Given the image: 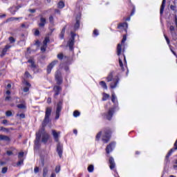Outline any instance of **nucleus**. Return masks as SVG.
<instances>
[{
	"label": "nucleus",
	"mask_w": 177,
	"mask_h": 177,
	"mask_svg": "<svg viewBox=\"0 0 177 177\" xmlns=\"http://www.w3.org/2000/svg\"><path fill=\"white\" fill-rule=\"evenodd\" d=\"M41 142L46 145L48 143V140H49V134L46 133L45 131V127H43L37 133H36V139L35 141V145H39V141L41 140Z\"/></svg>",
	"instance_id": "1"
},
{
	"label": "nucleus",
	"mask_w": 177,
	"mask_h": 177,
	"mask_svg": "<svg viewBox=\"0 0 177 177\" xmlns=\"http://www.w3.org/2000/svg\"><path fill=\"white\" fill-rule=\"evenodd\" d=\"M100 138H102L103 143H108L111 138V129L110 128L105 129L102 134V131H100L95 136V140H100Z\"/></svg>",
	"instance_id": "2"
},
{
	"label": "nucleus",
	"mask_w": 177,
	"mask_h": 177,
	"mask_svg": "<svg viewBox=\"0 0 177 177\" xmlns=\"http://www.w3.org/2000/svg\"><path fill=\"white\" fill-rule=\"evenodd\" d=\"M116 100V101H115ZM111 102L115 104L114 108H110L106 113H104V117L106 120H111L113 118V115L114 114V109L118 107V101H117V97L115 93H113L111 95Z\"/></svg>",
	"instance_id": "3"
},
{
	"label": "nucleus",
	"mask_w": 177,
	"mask_h": 177,
	"mask_svg": "<svg viewBox=\"0 0 177 177\" xmlns=\"http://www.w3.org/2000/svg\"><path fill=\"white\" fill-rule=\"evenodd\" d=\"M107 82L110 83V88L111 89H115L117 88V85H118V82H120V77L118 76H115L114 77V71L111 72L106 77Z\"/></svg>",
	"instance_id": "4"
},
{
	"label": "nucleus",
	"mask_w": 177,
	"mask_h": 177,
	"mask_svg": "<svg viewBox=\"0 0 177 177\" xmlns=\"http://www.w3.org/2000/svg\"><path fill=\"white\" fill-rule=\"evenodd\" d=\"M50 114H52V108L47 107L46 109L45 118L42 122V127H46V124L49 122V117H50Z\"/></svg>",
	"instance_id": "5"
},
{
	"label": "nucleus",
	"mask_w": 177,
	"mask_h": 177,
	"mask_svg": "<svg viewBox=\"0 0 177 177\" xmlns=\"http://www.w3.org/2000/svg\"><path fill=\"white\" fill-rule=\"evenodd\" d=\"M125 41H127V35H123V38L122 39L121 44H118V46H117L118 56H121V53H122V46H124V44H125Z\"/></svg>",
	"instance_id": "6"
},
{
	"label": "nucleus",
	"mask_w": 177,
	"mask_h": 177,
	"mask_svg": "<svg viewBox=\"0 0 177 177\" xmlns=\"http://www.w3.org/2000/svg\"><path fill=\"white\" fill-rule=\"evenodd\" d=\"M62 109H63V102L62 101H59L57 104L55 120H59Z\"/></svg>",
	"instance_id": "7"
},
{
	"label": "nucleus",
	"mask_w": 177,
	"mask_h": 177,
	"mask_svg": "<svg viewBox=\"0 0 177 177\" xmlns=\"http://www.w3.org/2000/svg\"><path fill=\"white\" fill-rule=\"evenodd\" d=\"M55 81L57 82V85H61L63 83V78L62 77V72L57 71L55 75Z\"/></svg>",
	"instance_id": "8"
},
{
	"label": "nucleus",
	"mask_w": 177,
	"mask_h": 177,
	"mask_svg": "<svg viewBox=\"0 0 177 177\" xmlns=\"http://www.w3.org/2000/svg\"><path fill=\"white\" fill-rule=\"evenodd\" d=\"M57 63H58L57 60H54L47 66L48 74H50L52 71V68H53L56 66V64H57Z\"/></svg>",
	"instance_id": "9"
},
{
	"label": "nucleus",
	"mask_w": 177,
	"mask_h": 177,
	"mask_svg": "<svg viewBox=\"0 0 177 177\" xmlns=\"http://www.w3.org/2000/svg\"><path fill=\"white\" fill-rule=\"evenodd\" d=\"M115 147V142H111L109 145H107L106 148V154H110L111 151H113V149Z\"/></svg>",
	"instance_id": "10"
},
{
	"label": "nucleus",
	"mask_w": 177,
	"mask_h": 177,
	"mask_svg": "<svg viewBox=\"0 0 177 177\" xmlns=\"http://www.w3.org/2000/svg\"><path fill=\"white\" fill-rule=\"evenodd\" d=\"M45 24H46V18L41 16L38 26L40 27V28H44V27H45Z\"/></svg>",
	"instance_id": "11"
},
{
	"label": "nucleus",
	"mask_w": 177,
	"mask_h": 177,
	"mask_svg": "<svg viewBox=\"0 0 177 177\" xmlns=\"http://www.w3.org/2000/svg\"><path fill=\"white\" fill-rule=\"evenodd\" d=\"M57 151L58 153V156H59L60 158H62L63 156V145L60 143H58L57 145Z\"/></svg>",
	"instance_id": "12"
},
{
	"label": "nucleus",
	"mask_w": 177,
	"mask_h": 177,
	"mask_svg": "<svg viewBox=\"0 0 177 177\" xmlns=\"http://www.w3.org/2000/svg\"><path fill=\"white\" fill-rule=\"evenodd\" d=\"M122 59H124L125 63H127V59L125 58V55H122L120 57H119L120 67L121 68L122 71H124V64H122Z\"/></svg>",
	"instance_id": "13"
},
{
	"label": "nucleus",
	"mask_w": 177,
	"mask_h": 177,
	"mask_svg": "<svg viewBox=\"0 0 177 177\" xmlns=\"http://www.w3.org/2000/svg\"><path fill=\"white\" fill-rule=\"evenodd\" d=\"M53 91L55 92L54 94V97H56V96H59L60 91H62V87H60V86H55Z\"/></svg>",
	"instance_id": "14"
},
{
	"label": "nucleus",
	"mask_w": 177,
	"mask_h": 177,
	"mask_svg": "<svg viewBox=\"0 0 177 177\" xmlns=\"http://www.w3.org/2000/svg\"><path fill=\"white\" fill-rule=\"evenodd\" d=\"M53 136L55 142H59V136H60V131L57 132L55 130H52Z\"/></svg>",
	"instance_id": "15"
},
{
	"label": "nucleus",
	"mask_w": 177,
	"mask_h": 177,
	"mask_svg": "<svg viewBox=\"0 0 177 177\" xmlns=\"http://www.w3.org/2000/svg\"><path fill=\"white\" fill-rule=\"evenodd\" d=\"M11 48H12V46L7 44L1 52V57H3V56L6 55V52H8V50H9V49Z\"/></svg>",
	"instance_id": "16"
},
{
	"label": "nucleus",
	"mask_w": 177,
	"mask_h": 177,
	"mask_svg": "<svg viewBox=\"0 0 177 177\" xmlns=\"http://www.w3.org/2000/svg\"><path fill=\"white\" fill-rule=\"evenodd\" d=\"M109 161L110 169H114V168H115V162L114 161V158H113V157H110Z\"/></svg>",
	"instance_id": "17"
},
{
	"label": "nucleus",
	"mask_w": 177,
	"mask_h": 177,
	"mask_svg": "<svg viewBox=\"0 0 177 177\" xmlns=\"http://www.w3.org/2000/svg\"><path fill=\"white\" fill-rule=\"evenodd\" d=\"M75 41V39L71 38L68 41V46H69L70 50H73V46H74V41Z\"/></svg>",
	"instance_id": "18"
},
{
	"label": "nucleus",
	"mask_w": 177,
	"mask_h": 177,
	"mask_svg": "<svg viewBox=\"0 0 177 177\" xmlns=\"http://www.w3.org/2000/svg\"><path fill=\"white\" fill-rule=\"evenodd\" d=\"M28 63H30V68H32V71H35V68H37V65L35 64V62L32 59L28 60Z\"/></svg>",
	"instance_id": "19"
},
{
	"label": "nucleus",
	"mask_w": 177,
	"mask_h": 177,
	"mask_svg": "<svg viewBox=\"0 0 177 177\" xmlns=\"http://www.w3.org/2000/svg\"><path fill=\"white\" fill-rule=\"evenodd\" d=\"M80 19H81V16L76 17V23L74 26V30H78L80 28Z\"/></svg>",
	"instance_id": "20"
},
{
	"label": "nucleus",
	"mask_w": 177,
	"mask_h": 177,
	"mask_svg": "<svg viewBox=\"0 0 177 177\" xmlns=\"http://www.w3.org/2000/svg\"><path fill=\"white\" fill-rule=\"evenodd\" d=\"M118 28H123L127 31V28H128V23L124 22L121 23L118 25Z\"/></svg>",
	"instance_id": "21"
},
{
	"label": "nucleus",
	"mask_w": 177,
	"mask_h": 177,
	"mask_svg": "<svg viewBox=\"0 0 177 177\" xmlns=\"http://www.w3.org/2000/svg\"><path fill=\"white\" fill-rule=\"evenodd\" d=\"M21 19H23V17H10L8 19H6V23H10V21H15V20H21Z\"/></svg>",
	"instance_id": "22"
},
{
	"label": "nucleus",
	"mask_w": 177,
	"mask_h": 177,
	"mask_svg": "<svg viewBox=\"0 0 177 177\" xmlns=\"http://www.w3.org/2000/svg\"><path fill=\"white\" fill-rule=\"evenodd\" d=\"M166 2H167V0H162V5L160 6V15H162L164 13V9H165Z\"/></svg>",
	"instance_id": "23"
},
{
	"label": "nucleus",
	"mask_w": 177,
	"mask_h": 177,
	"mask_svg": "<svg viewBox=\"0 0 177 177\" xmlns=\"http://www.w3.org/2000/svg\"><path fill=\"white\" fill-rule=\"evenodd\" d=\"M0 140H6V142H10L9 136L0 135Z\"/></svg>",
	"instance_id": "24"
},
{
	"label": "nucleus",
	"mask_w": 177,
	"mask_h": 177,
	"mask_svg": "<svg viewBox=\"0 0 177 177\" xmlns=\"http://www.w3.org/2000/svg\"><path fill=\"white\" fill-rule=\"evenodd\" d=\"M64 34H66V26H64V27L62 28V31H61V32H60V34H59V38H60L61 39H63L64 38Z\"/></svg>",
	"instance_id": "25"
},
{
	"label": "nucleus",
	"mask_w": 177,
	"mask_h": 177,
	"mask_svg": "<svg viewBox=\"0 0 177 177\" xmlns=\"http://www.w3.org/2000/svg\"><path fill=\"white\" fill-rule=\"evenodd\" d=\"M100 85L103 88V89L107 90V84H106V82L101 81L100 82Z\"/></svg>",
	"instance_id": "26"
},
{
	"label": "nucleus",
	"mask_w": 177,
	"mask_h": 177,
	"mask_svg": "<svg viewBox=\"0 0 177 177\" xmlns=\"http://www.w3.org/2000/svg\"><path fill=\"white\" fill-rule=\"evenodd\" d=\"M109 97H110V95H109L106 93H104L103 97H102V101L106 102V100H107V99H109Z\"/></svg>",
	"instance_id": "27"
},
{
	"label": "nucleus",
	"mask_w": 177,
	"mask_h": 177,
	"mask_svg": "<svg viewBox=\"0 0 177 177\" xmlns=\"http://www.w3.org/2000/svg\"><path fill=\"white\" fill-rule=\"evenodd\" d=\"M94 169H95V167H93V165H88L87 168V171L90 173L93 172Z\"/></svg>",
	"instance_id": "28"
},
{
	"label": "nucleus",
	"mask_w": 177,
	"mask_h": 177,
	"mask_svg": "<svg viewBox=\"0 0 177 177\" xmlns=\"http://www.w3.org/2000/svg\"><path fill=\"white\" fill-rule=\"evenodd\" d=\"M57 8L59 9H63V8H64V2L63 1H59L58 3H57Z\"/></svg>",
	"instance_id": "29"
},
{
	"label": "nucleus",
	"mask_w": 177,
	"mask_h": 177,
	"mask_svg": "<svg viewBox=\"0 0 177 177\" xmlns=\"http://www.w3.org/2000/svg\"><path fill=\"white\" fill-rule=\"evenodd\" d=\"M175 150H176L175 149V148L170 149L166 156V158H169V156H171V154H172L175 151Z\"/></svg>",
	"instance_id": "30"
},
{
	"label": "nucleus",
	"mask_w": 177,
	"mask_h": 177,
	"mask_svg": "<svg viewBox=\"0 0 177 177\" xmlns=\"http://www.w3.org/2000/svg\"><path fill=\"white\" fill-rule=\"evenodd\" d=\"M10 12L12 15H16V12H17V10H16V7H12L10 8Z\"/></svg>",
	"instance_id": "31"
},
{
	"label": "nucleus",
	"mask_w": 177,
	"mask_h": 177,
	"mask_svg": "<svg viewBox=\"0 0 177 177\" xmlns=\"http://www.w3.org/2000/svg\"><path fill=\"white\" fill-rule=\"evenodd\" d=\"M50 24H52L53 26H55V19L53 18V16L50 15L49 17V19H48Z\"/></svg>",
	"instance_id": "32"
},
{
	"label": "nucleus",
	"mask_w": 177,
	"mask_h": 177,
	"mask_svg": "<svg viewBox=\"0 0 177 177\" xmlns=\"http://www.w3.org/2000/svg\"><path fill=\"white\" fill-rule=\"evenodd\" d=\"M48 167H44L43 169V177H46V175H48Z\"/></svg>",
	"instance_id": "33"
},
{
	"label": "nucleus",
	"mask_w": 177,
	"mask_h": 177,
	"mask_svg": "<svg viewBox=\"0 0 177 177\" xmlns=\"http://www.w3.org/2000/svg\"><path fill=\"white\" fill-rule=\"evenodd\" d=\"M164 37L165 38L167 45H169V46H171V41H169V38H168V37L165 34H164Z\"/></svg>",
	"instance_id": "34"
},
{
	"label": "nucleus",
	"mask_w": 177,
	"mask_h": 177,
	"mask_svg": "<svg viewBox=\"0 0 177 177\" xmlns=\"http://www.w3.org/2000/svg\"><path fill=\"white\" fill-rule=\"evenodd\" d=\"M19 160L17 163V167H20V165H23V162H24V159L21 158V159H19Z\"/></svg>",
	"instance_id": "35"
},
{
	"label": "nucleus",
	"mask_w": 177,
	"mask_h": 177,
	"mask_svg": "<svg viewBox=\"0 0 177 177\" xmlns=\"http://www.w3.org/2000/svg\"><path fill=\"white\" fill-rule=\"evenodd\" d=\"M172 39L174 41H176L177 40V37H176V32H171V33Z\"/></svg>",
	"instance_id": "36"
},
{
	"label": "nucleus",
	"mask_w": 177,
	"mask_h": 177,
	"mask_svg": "<svg viewBox=\"0 0 177 177\" xmlns=\"http://www.w3.org/2000/svg\"><path fill=\"white\" fill-rule=\"evenodd\" d=\"M49 41L50 40L48 39V37H46L43 41V45L48 46V42H49Z\"/></svg>",
	"instance_id": "37"
},
{
	"label": "nucleus",
	"mask_w": 177,
	"mask_h": 177,
	"mask_svg": "<svg viewBox=\"0 0 177 177\" xmlns=\"http://www.w3.org/2000/svg\"><path fill=\"white\" fill-rule=\"evenodd\" d=\"M8 41H10L11 44H15L16 42V39L13 37H10Z\"/></svg>",
	"instance_id": "38"
},
{
	"label": "nucleus",
	"mask_w": 177,
	"mask_h": 177,
	"mask_svg": "<svg viewBox=\"0 0 177 177\" xmlns=\"http://www.w3.org/2000/svg\"><path fill=\"white\" fill-rule=\"evenodd\" d=\"M57 59H59V60H63V57H64V55H63V53H59L57 55Z\"/></svg>",
	"instance_id": "39"
},
{
	"label": "nucleus",
	"mask_w": 177,
	"mask_h": 177,
	"mask_svg": "<svg viewBox=\"0 0 177 177\" xmlns=\"http://www.w3.org/2000/svg\"><path fill=\"white\" fill-rule=\"evenodd\" d=\"M80 113L78 111H75L73 112V116L74 117H80Z\"/></svg>",
	"instance_id": "40"
},
{
	"label": "nucleus",
	"mask_w": 177,
	"mask_h": 177,
	"mask_svg": "<svg viewBox=\"0 0 177 177\" xmlns=\"http://www.w3.org/2000/svg\"><path fill=\"white\" fill-rule=\"evenodd\" d=\"M23 157H24V152H19L18 154V158L21 159L23 158Z\"/></svg>",
	"instance_id": "41"
},
{
	"label": "nucleus",
	"mask_w": 177,
	"mask_h": 177,
	"mask_svg": "<svg viewBox=\"0 0 177 177\" xmlns=\"http://www.w3.org/2000/svg\"><path fill=\"white\" fill-rule=\"evenodd\" d=\"M47 46H45V44H43V46L41 47V52H46Z\"/></svg>",
	"instance_id": "42"
},
{
	"label": "nucleus",
	"mask_w": 177,
	"mask_h": 177,
	"mask_svg": "<svg viewBox=\"0 0 177 177\" xmlns=\"http://www.w3.org/2000/svg\"><path fill=\"white\" fill-rule=\"evenodd\" d=\"M17 107H18V109H26V106H25L24 104H18V105L17 106Z\"/></svg>",
	"instance_id": "43"
},
{
	"label": "nucleus",
	"mask_w": 177,
	"mask_h": 177,
	"mask_svg": "<svg viewBox=\"0 0 177 177\" xmlns=\"http://www.w3.org/2000/svg\"><path fill=\"white\" fill-rule=\"evenodd\" d=\"M6 117H12V111H7L6 112Z\"/></svg>",
	"instance_id": "44"
},
{
	"label": "nucleus",
	"mask_w": 177,
	"mask_h": 177,
	"mask_svg": "<svg viewBox=\"0 0 177 177\" xmlns=\"http://www.w3.org/2000/svg\"><path fill=\"white\" fill-rule=\"evenodd\" d=\"M55 172L56 174H59V172H60V165L56 166Z\"/></svg>",
	"instance_id": "45"
},
{
	"label": "nucleus",
	"mask_w": 177,
	"mask_h": 177,
	"mask_svg": "<svg viewBox=\"0 0 177 177\" xmlns=\"http://www.w3.org/2000/svg\"><path fill=\"white\" fill-rule=\"evenodd\" d=\"M34 172H35V174H38L39 172V167H35Z\"/></svg>",
	"instance_id": "46"
},
{
	"label": "nucleus",
	"mask_w": 177,
	"mask_h": 177,
	"mask_svg": "<svg viewBox=\"0 0 177 177\" xmlns=\"http://www.w3.org/2000/svg\"><path fill=\"white\" fill-rule=\"evenodd\" d=\"M93 35H95V37H97V35H99V30H97V29H95L93 30Z\"/></svg>",
	"instance_id": "47"
},
{
	"label": "nucleus",
	"mask_w": 177,
	"mask_h": 177,
	"mask_svg": "<svg viewBox=\"0 0 177 177\" xmlns=\"http://www.w3.org/2000/svg\"><path fill=\"white\" fill-rule=\"evenodd\" d=\"M1 172L3 174H6V172H8V167H3L2 170H1Z\"/></svg>",
	"instance_id": "48"
},
{
	"label": "nucleus",
	"mask_w": 177,
	"mask_h": 177,
	"mask_svg": "<svg viewBox=\"0 0 177 177\" xmlns=\"http://www.w3.org/2000/svg\"><path fill=\"white\" fill-rule=\"evenodd\" d=\"M10 100H12V97H10V96L6 97V98H5L6 102H10Z\"/></svg>",
	"instance_id": "49"
},
{
	"label": "nucleus",
	"mask_w": 177,
	"mask_h": 177,
	"mask_svg": "<svg viewBox=\"0 0 177 177\" xmlns=\"http://www.w3.org/2000/svg\"><path fill=\"white\" fill-rule=\"evenodd\" d=\"M0 131H3L4 132H8V129L3 127H0Z\"/></svg>",
	"instance_id": "50"
},
{
	"label": "nucleus",
	"mask_w": 177,
	"mask_h": 177,
	"mask_svg": "<svg viewBox=\"0 0 177 177\" xmlns=\"http://www.w3.org/2000/svg\"><path fill=\"white\" fill-rule=\"evenodd\" d=\"M25 76L26 77V78H30V77H31V75H30V73H28V71H26Z\"/></svg>",
	"instance_id": "51"
},
{
	"label": "nucleus",
	"mask_w": 177,
	"mask_h": 177,
	"mask_svg": "<svg viewBox=\"0 0 177 177\" xmlns=\"http://www.w3.org/2000/svg\"><path fill=\"white\" fill-rule=\"evenodd\" d=\"M28 91H30V87H24V89H23V91L25 92V93H27L28 92Z\"/></svg>",
	"instance_id": "52"
},
{
	"label": "nucleus",
	"mask_w": 177,
	"mask_h": 177,
	"mask_svg": "<svg viewBox=\"0 0 177 177\" xmlns=\"http://www.w3.org/2000/svg\"><path fill=\"white\" fill-rule=\"evenodd\" d=\"M169 30H170V31H171V32H174V31H175V27H174V26H171L169 27Z\"/></svg>",
	"instance_id": "53"
},
{
	"label": "nucleus",
	"mask_w": 177,
	"mask_h": 177,
	"mask_svg": "<svg viewBox=\"0 0 177 177\" xmlns=\"http://www.w3.org/2000/svg\"><path fill=\"white\" fill-rule=\"evenodd\" d=\"M24 84H25V85H26V86L28 88H30L31 86V84L28 82H27V81H25Z\"/></svg>",
	"instance_id": "54"
},
{
	"label": "nucleus",
	"mask_w": 177,
	"mask_h": 177,
	"mask_svg": "<svg viewBox=\"0 0 177 177\" xmlns=\"http://www.w3.org/2000/svg\"><path fill=\"white\" fill-rule=\"evenodd\" d=\"M135 12H136V9H135V7H133L130 16H133V15H135Z\"/></svg>",
	"instance_id": "55"
},
{
	"label": "nucleus",
	"mask_w": 177,
	"mask_h": 177,
	"mask_svg": "<svg viewBox=\"0 0 177 177\" xmlns=\"http://www.w3.org/2000/svg\"><path fill=\"white\" fill-rule=\"evenodd\" d=\"M35 35H36V37H38V35H39V30L38 29L35 31Z\"/></svg>",
	"instance_id": "56"
},
{
	"label": "nucleus",
	"mask_w": 177,
	"mask_h": 177,
	"mask_svg": "<svg viewBox=\"0 0 177 177\" xmlns=\"http://www.w3.org/2000/svg\"><path fill=\"white\" fill-rule=\"evenodd\" d=\"M71 38H73V39H75V33L74 32H71Z\"/></svg>",
	"instance_id": "57"
},
{
	"label": "nucleus",
	"mask_w": 177,
	"mask_h": 177,
	"mask_svg": "<svg viewBox=\"0 0 177 177\" xmlns=\"http://www.w3.org/2000/svg\"><path fill=\"white\" fill-rule=\"evenodd\" d=\"M17 115H19L21 118H26V115H24V113H21Z\"/></svg>",
	"instance_id": "58"
},
{
	"label": "nucleus",
	"mask_w": 177,
	"mask_h": 177,
	"mask_svg": "<svg viewBox=\"0 0 177 177\" xmlns=\"http://www.w3.org/2000/svg\"><path fill=\"white\" fill-rule=\"evenodd\" d=\"M47 103H48V104H50V103H52V98L48 97V98L47 99Z\"/></svg>",
	"instance_id": "59"
},
{
	"label": "nucleus",
	"mask_w": 177,
	"mask_h": 177,
	"mask_svg": "<svg viewBox=\"0 0 177 177\" xmlns=\"http://www.w3.org/2000/svg\"><path fill=\"white\" fill-rule=\"evenodd\" d=\"M8 156H12L13 154V152L12 151H7Z\"/></svg>",
	"instance_id": "60"
},
{
	"label": "nucleus",
	"mask_w": 177,
	"mask_h": 177,
	"mask_svg": "<svg viewBox=\"0 0 177 177\" xmlns=\"http://www.w3.org/2000/svg\"><path fill=\"white\" fill-rule=\"evenodd\" d=\"M29 12H30V13H35L36 10L35 9H29Z\"/></svg>",
	"instance_id": "61"
},
{
	"label": "nucleus",
	"mask_w": 177,
	"mask_h": 177,
	"mask_svg": "<svg viewBox=\"0 0 177 177\" xmlns=\"http://www.w3.org/2000/svg\"><path fill=\"white\" fill-rule=\"evenodd\" d=\"M176 8V7H175V6H172V5H171V6H170V9H171V10H175Z\"/></svg>",
	"instance_id": "62"
},
{
	"label": "nucleus",
	"mask_w": 177,
	"mask_h": 177,
	"mask_svg": "<svg viewBox=\"0 0 177 177\" xmlns=\"http://www.w3.org/2000/svg\"><path fill=\"white\" fill-rule=\"evenodd\" d=\"M2 124H3L4 125L6 124H8V120H3L2 121Z\"/></svg>",
	"instance_id": "63"
},
{
	"label": "nucleus",
	"mask_w": 177,
	"mask_h": 177,
	"mask_svg": "<svg viewBox=\"0 0 177 177\" xmlns=\"http://www.w3.org/2000/svg\"><path fill=\"white\" fill-rule=\"evenodd\" d=\"M175 24L177 27V17L176 16L175 17Z\"/></svg>",
	"instance_id": "64"
}]
</instances>
